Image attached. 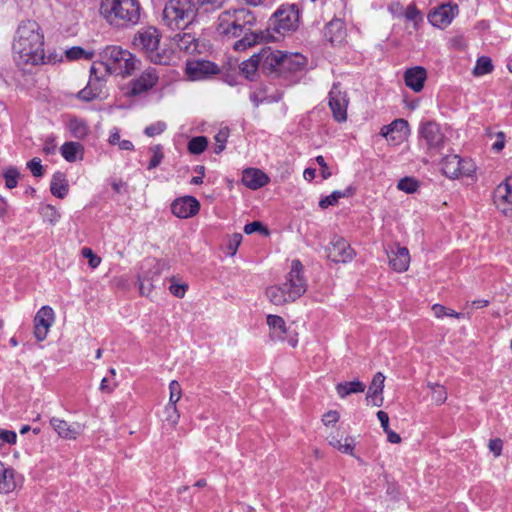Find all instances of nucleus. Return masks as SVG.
<instances>
[{
	"label": "nucleus",
	"instance_id": "obj_1",
	"mask_svg": "<svg viewBox=\"0 0 512 512\" xmlns=\"http://www.w3.org/2000/svg\"><path fill=\"white\" fill-rule=\"evenodd\" d=\"M14 59L17 65L25 66L52 63V57L44 51V34L36 21L27 20L19 24L13 41Z\"/></svg>",
	"mask_w": 512,
	"mask_h": 512
},
{
	"label": "nucleus",
	"instance_id": "obj_2",
	"mask_svg": "<svg viewBox=\"0 0 512 512\" xmlns=\"http://www.w3.org/2000/svg\"><path fill=\"white\" fill-rule=\"evenodd\" d=\"M307 290V280L304 276V266L298 259L291 262L290 270L281 285H271L266 288L265 295L276 306L295 302Z\"/></svg>",
	"mask_w": 512,
	"mask_h": 512
},
{
	"label": "nucleus",
	"instance_id": "obj_3",
	"mask_svg": "<svg viewBox=\"0 0 512 512\" xmlns=\"http://www.w3.org/2000/svg\"><path fill=\"white\" fill-rule=\"evenodd\" d=\"M142 6L139 0H100L99 14L112 27L129 28L139 23Z\"/></svg>",
	"mask_w": 512,
	"mask_h": 512
},
{
	"label": "nucleus",
	"instance_id": "obj_4",
	"mask_svg": "<svg viewBox=\"0 0 512 512\" xmlns=\"http://www.w3.org/2000/svg\"><path fill=\"white\" fill-rule=\"evenodd\" d=\"M160 33L152 26L137 31L133 38L135 48L143 51L154 64L168 65L173 59V53L160 46Z\"/></svg>",
	"mask_w": 512,
	"mask_h": 512
},
{
	"label": "nucleus",
	"instance_id": "obj_5",
	"mask_svg": "<svg viewBox=\"0 0 512 512\" xmlns=\"http://www.w3.org/2000/svg\"><path fill=\"white\" fill-rule=\"evenodd\" d=\"M102 59L108 73L123 77L131 75L141 63L131 52L114 45L103 50Z\"/></svg>",
	"mask_w": 512,
	"mask_h": 512
},
{
	"label": "nucleus",
	"instance_id": "obj_6",
	"mask_svg": "<svg viewBox=\"0 0 512 512\" xmlns=\"http://www.w3.org/2000/svg\"><path fill=\"white\" fill-rule=\"evenodd\" d=\"M196 5L192 0H169L162 12V21L171 30L186 27L196 16Z\"/></svg>",
	"mask_w": 512,
	"mask_h": 512
},
{
	"label": "nucleus",
	"instance_id": "obj_7",
	"mask_svg": "<svg viewBox=\"0 0 512 512\" xmlns=\"http://www.w3.org/2000/svg\"><path fill=\"white\" fill-rule=\"evenodd\" d=\"M229 12L235 23L238 26V30H241V36L243 37L234 43V49L236 51H244L247 48L255 45L262 37L255 32H252V27L255 25L256 18L253 13L245 8L229 9Z\"/></svg>",
	"mask_w": 512,
	"mask_h": 512
},
{
	"label": "nucleus",
	"instance_id": "obj_8",
	"mask_svg": "<svg viewBox=\"0 0 512 512\" xmlns=\"http://www.w3.org/2000/svg\"><path fill=\"white\" fill-rule=\"evenodd\" d=\"M441 166L443 174L451 179L470 176L475 171V165L471 160L462 159L458 155L446 156Z\"/></svg>",
	"mask_w": 512,
	"mask_h": 512
},
{
	"label": "nucleus",
	"instance_id": "obj_9",
	"mask_svg": "<svg viewBox=\"0 0 512 512\" xmlns=\"http://www.w3.org/2000/svg\"><path fill=\"white\" fill-rule=\"evenodd\" d=\"M328 104L334 120L338 123L346 122L349 99L339 83H334L329 91Z\"/></svg>",
	"mask_w": 512,
	"mask_h": 512
},
{
	"label": "nucleus",
	"instance_id": "obj_10",
	"mask_svg": "<svg viewBox=\"0 0 512 512\" xmlns=\"http://www.w3.org/2000/svg\"><path fill=\"white\" fill-rule=\"evenodd\" d=\"M274 29L278 33L294 31L299 23V10L295 4L281 6L275 13Z\"/></svg>",
	"mask_w": 512,
	"mask_h": 512
},
{
	"label": "nucleus",
	"instance_id": "obj_11",
	"mask_svg": "<svg viewBox=\"0 0 512 512\" xmlns=\"http://www.w3.org/2000/svg\"><path fill=\"white\" fill-rule=\"evenodd\" d=\"M419 134L421 141L425 142L428 149L439 150L444 145V132L435 121L422 122L419 127Z\"/></svg>",
	"mask_w": 512,
	"mask_h": 512
},
{
	"label": "nucleus",
	"instance_id": "obj_12",
	"mask_svg": "<svg viewBox=\"0 0 512 512\" xmlns=\"http://www.w3.org/2000/svg\"><path fill=\"white\" fill-rule=\"evenodd\" d=\"M185 72L190 80L198 81L208 79L220 72L219 67L208 60L187 61Z\"/></svg>",
	"mask_w": 512,
	"mask_h": 512
},
{
	"label": "nucleus",
	"instance_id": "obj_13",
	"mask_svg": "<svg viewBox=\"0 0 512 512\" xmlns=\"http://www.w3.org/2000/svg\"><path fill=\"white\" fill-rule=\"evenodd\" d=\"M54 321L55 313L50 306H43L37 311L34 317V336L38 341L46 339Z\"/></svg>",
	"mask_w": 512,
	"mask_h": 512
},
{
	"label": "nucleus",
	"instance_id": "obj_14",
	"mask_svg": "<svg viewBox=\"0 0 512 512\" xmlns=\"http://www.w3.org/2000/svg\"><path fill=\"white\" fill-rule=\"evenodd\" d=\"M327 256L334 262L346 263L354 258L355 252L344 238L334 236L327 248Z\"/></svg>",
	"mask_w": 512,
	"mask_h": 512
},
{
	"label": "nucleus",
	"instance_id": "obj_15",
	"mask_svg": "<svg viewBox=\"0 0 512 512\" xmlns=\"http://www.w3.org/2000/svg\"><path fill=\"white\" fill-rule=\"evenodd\" d=\"M200 210L199 201L191 196L184 195L175 199L171 204V211L177 218L187 219L195 216Z\"/></svg>",
	"mask_w": 512,
	"mask_h": 512
},
{
	"label": "nucleus",
	"instance_id": "obj_16",
	"mask_svg": "<svg viewBox=\"0 0 512 512\" xmlns=\"http://www.w3.org/2000/svg\"><path fill=\"white\" fill-rule=\"evenodd\" d=\"M159 75L155 68L149 67L141 75L130 83V94L140 95L152 89L158 82Z\"/></svg>",
	"mask_w": 512,
	"mask_h": 512
},
{
	"label": "nucleus",
	"instance_id": "obj_17",
	"mask_svg": "<svg viewBox=\"0 0 512 512\" xmlns=\"http://www.w3.org/2000/svg\"><path fill=\"white\" fill-rule=\"evenodd\" d=\"M50 424L59 437L66 440H75L84 431V425L79 422L69 423L58 417H52Z\"/></svg>",
	"mask_w": 512,
	"mask_h": 512
},
{
	"label": "nucleus",
	"instance_id": "obj_18",
	"mask_svg": "<svg viewBox=\"0 0 512 512\" xmlns=\"http://www.w3.org/2000/svg\"><path fill=\"white\" fill-rule=\"evenodd\" d=\"M260 62L261 69L267 73L281 72V62L283 52L272 50L271 47H263L260 52L256 53Z\"/></svg>",
	"mask_w": 512,
	"mask_h": 512
},
{
	"label": "nucleus",
	"instance_id": "obj_19",
	"mask_svg": "<svg viewBox=\"0 0 512 512\" xmlns=\"http://www.w3.org/2000/svg\"><path fill=\"white\" fill-rule=\"evenodd\" d=\"M457 13V5L443 4L430 13L428 18L433 26L444 28L452 22Z\"/></svg>",
	"mask_w": 512,
	"mask_h": 512
},
{
	"label": "nucleus",
	"instance_id": "obj_20",
	"mask_svg": "<svg viewBox=\"0 0 512 512\" xmlns=\"http://www.w3.org/2000/svg\"><path fill=\"white\" fill-rule=\"evenodd\" d=\"M408 122L405 119H396L389 125L383 126L380 134L388 141L401 142L408 135Z\"/></svg>",
	"mask_w": 512,
	"mask_h": 512
},
{
	"label": "nucleus",
	"instance_id": "obj_21",
	"mask_svg": "<svg viewBox=\"0 0 512 512\" xmlns=\"http://www.w3.org/2000/svg\"><path fill=\"white\" fill-rule=\"evenodd\" d=\"M216 31L220 36L227 39L236 38L241 36V30L232 18L229 10L223 11L219 16L216 24Z\"/></svg>",
	"mask_w": 512,
	"mask_h": 512
},
{
	"label": "nucleus",
	"instance_id": "obj_22",
	"mask_svg": "<svg viewBox=\"0 0 512 512\" xmlns=\"http://www.w3.org/2000/svg\"><path fill=\"white\" fill-rule=\"evenodd\" d=\"M389 265L396 272H405L410 264V254L407 248L396 246L387 251Z\"/></svg>",
	"mask_w": 512,
	"mask_h": 512
},
{
	"label": "nucleus",
	"instance_id": "obj_23",
	"mask_svg": "<svg viewBox=\"0 0 512 512\" xmlns=\"http://www.w3.org/2000/svg\"><path fill=\"white\" fill-rule=\"evenodd\" d=\"M345 24L341 19L331 20L324 28V38L332 45H340L346 39Z\"/></svg>",
	"mask_w": 512,
	"mask_h": 512
},
{
	"label": "nucleus",
	"instance_id": "obj_24",
	"mask_svg": "<svg viewBox=\"0 0 512 512\" xmlns=\"http://www.w3.org/2000/svg\"><path fill=\"white\" fill-rule=\"evenodd\" d=\"M269 180V176L258 168H247L242 173L243 184L251 190L262 188Z\"/></svg>",
	"mask_w": 512,
	"mask_h": 512
},
{
	"label": "nucleus",
	"instance_id": "obj_25",
	"mask_svg": "<svg viewBox=\"0 0 512 512\" xmlns=\"http://www.w3.org/2000/svg\"><path fill=\"white\" fill-rule=\"evenodd\" d=\"M426 78L427 72L420 66L409 68L404 73L405 84L414 92H420L423 89Z\"/></svg>",
	"mask_w": 512,
	"mask_h": 512
},
{
	"label": "nucleus",
	"instance_id": "obj_26",
	"mask_svg": "<svg viewBox=\"0 0 512 512\" xmlns=\"http://www.w3.org/2000/svg\"><path fill=\"white\" fill-rule=\"evenodd\" d=\"M384 381L385 376L381 372L376 373L372 379L367 392V399L371 401L373 406L379 407L383 403L381 394L384 388Z\"/></svg>",
	"mask_w": 512,
	"mask_h": 512
},
{
	"label": "nucleus",
	"instance_id": "obj_27",
	"mask_svg": "<svg viewBox=\"0 0 512 512\" xmlns=\"http://www.w3.org/2000/svg\"><path fill=\"white\" fill-rule=\"evenodd\" d=\"M266 320L267 325L269 326L271 339L275 341H283L287 332L284 319L281 316L270 314L267 316Z\"/></svg>",
	"mask_w": 512,
	"mask_h": 512
},
{
	"label": "nucleus",
	"instance_id": "obj_28",
	"mask_svg": "<svg viewBox=\"0 0 512 512\" xmlns=\"http://www.w3.org/2000/svg\"><path fill=\"white\" fill-rule=\"evenodd\" d=\"M16 489L14 470L0 461V493L8 494Z\"/></svg>",
	"mask_w": 512,
	"mask_h": 512
},
{
	"label": "nucleus",
	"instance_id": "obj_29",
	"mask_svg": "<svg viewBox=\"0 0 512 512\" xmlns=\"http://www.w3.org/2000/svg\"><path fill=\"white\" fill-rule=\"evenodd\" d=\"M306 65V58L299 54H286L283 53L281 62V71L296 72Z\"/></svg>",
	"mask_w": 512,
	"mask_h": 512
},
{
	"label": "nucleus",
	"instance_id": "obj_30",
	"mask_svg": "<svg viewBox=\"0 0 512 512\" xmlns=\"http://www.w3.org/2000/svg\"><path fill=\"white\" fill-rule=\"evenodd\" d=\"M365 388L366 385L359 380L341 382L336 385V391L340 398H345L354 393H362Z\"/></svg>",
	"mask_w": 512,
	"mask_h": 512
},
{
	"label": "nucleus",
	"instance_id": "obj_31",
	"mask_svg": "<svg viewBox=\"0 0 512 512\" xmlns=\"http://www.w3.org/2000/svg\"><path fill=\"white\" fill-rule=\"evenodd\" d=\"M83 146L78 142H66L61 146V155L68 162H74L83 156Z\"/></svg>",
	"mask_w": 512,
	"mask_h": 512
},
{
	"label": "nucleus",
	"instance_id": "obj_32",
	"mask_svg": "<svg viewBox=\"0 0 512 512\" xmlns=\"http://www.w3.org/2000/svg\"><path fill=\"white\" fill-rule=\"evenodd\" d=\"M329 444L339 450L342 453L353 455L354 453V440L351 437H346L344 441L340 439L337 435H330L328 437Z\"/></svg>",
	"mask_w": 512,
	"mask_h": 512
},
{
	"label": "nucleus",
	"instance_id": "obj_33",
	"mask_svg": "<svg viewBox=\"0 0 512 512\" xmlns=\"http://www.w3.org/2000/svg\"><path fill=\"white\" fill-rule=\"evenodd\" d=\"M258 68H261V66L257 54L252 55L250 59L243 61L240 65L242 74L249 80L254 79Z\"/></svg>",
	"mask_w": 512,
	"mask_h": 512
},
{
	"label": "nucleus",
	"instance_id": "obj_34",
	"mask_svg": "<svg viewBox=\"0 0 512 512\" xmlns=\"http://www.w3.org/2000/svg\"><path fill=\"white\" fill-rule=\"evenodd\" d=\"M493 202L506 216H512V194H494Z\"/></svg>",
	"mask_w": 512,
	"mask_h": 512
},
{
	"label": "nucleus",
	"instance_id": "obj_35",
	"mask_svg": "<svg viewBox=\"0 0 512 512\" xmlns=\"http://www.w3.org/2000/svg\"><path fill=\"white\" fill-rule=\"evenodd\" d=\"M493 63L490 57L481 56L477 59L476 65L473 69L474 76H483L493 71Z\"/></svg>",
	"mask_w": 512,
	"mask_h": 512
},
{
	"label": "nucleus",
	"instance_id": "obj_36",
	"mask_svg": "<svg viewBox=\"0 0 512 512\" xmlns=\"http://www.w3.org/2000/svg\"><path fill=\"white\" fill-rule=\"evenodd\" d=\"M68 129L73 137L83 139L88 134V128L84 121L73 118L68 123Z\"/></svg>",
	"mask_w": 512,
	"mask_h": 512
},
{
	"label": "nucleus",
	"instance_id": "obj_37",
	"mask_svg": "<svg viewBox=\"0 0 512 512\" xmlns=\"http://www.w3.org/2000/svg\"><path fill=\"white\" fill-rule=\"evenodd\" d=\"M177 46L180 50H183L188 53H193L197 50V42L193 35L190 33H184L182 35H179V38L177 40Z\"/></svg>",
	"mask_w": 512,
	"mask_h": 512
},
{
	"label": "nucleus",
	"instance_id": "obj_38",
	"mask_svg": "<svg viewBox=\"0 0 512 512\" xmlns=\"http://www.w3.org/2000/svg\"><path fill=\"white\" fill-rule=\"evenodd\" d=\"M69 188L68 181L66 179V176L61 173L57 172L53 175L51 183H50V192L52 193H59V192H66Z\"/></svg>",
	"mask_w": 512,
	"mask_h": 512
},
{
	"label": "nucleus",
	"instance_id": "obj_39",
	"mask_svg": "<svg viewBox=\"0 0 512 512\" xmlns=\"http://www.w3.org/2000/svg\"><path fill=\"white\" fill-rule=\"evenodd\" d=\"M427 386L432 392V400L436 405H441L447 400V391L444 386L431 382Z\"/></svg>",
	"mask_w": 512,
	"mask_h": 512
},
{
	"label": "nucleus",
	"instance_id": "obj_40",
	"mask_svg": "<svg viewBox=\"0 0 512 512\" xmlns=\"http://www.w3.org/2000/svg\"><path fill=\"white\" fill-rule=\"evenodd\" d=\"M207 145H208V141H207L206 137L197 136V137L192 138L188 142V151L191 154L199 155L205 151V149L207 148Z\"/></svg>",
	"mask_w": 512,
	"mask_h": 512
},
{
	"label": "nucleus",
	"instance_id": "obj_41",
	"mask_svg": "<svg viewBox=\"0 0 512 512\" xmlns=\"http://www.w3.org/2000/svg\"><path fill=\"white\" fill-rule=\"evenodd\" d=\"M139 291L141 295L148 296L154 288L153 277H150L145 271L138 275Z\"/></svg>",
	"mask_w": 512,
	"mask_h": 512
},
{
	"label": "nucleus",
	"instance_id": "obj_42",
	"mask_svg": "<svg viewBox=\"0 0 512 512\" xmlns=\"http://www.w3.org/2000/svg\"><path fill=\"white\" fill-rule=\"evenodd\" d=\"M40 213L43 219L48 221L50 224H56L60 219L59 212L50 204L41 206Z\"/></svg>",
	"mask_w": 512,
	"mask_h": 512
},
{
	"label": "nucleus",
	"instance_id": "obj_43",
	"mask_svg": "<svg viewBox=\"0 0 512 512\" xmlns=\"http://www.w3.org/2000/svg\"><path fill=\"white\" fill-rule=\"evenodd\" d=\"M397 188L402 192H416L419 189V181L407 176L398 181Z\"/></svg>",
	"mask_w": 512,
	"mask_h": 512
},
{
	"label": "nucleus",
	"instance_id": "obj_44",
	"mask_svg": "<svg viewBox=\"0 0 512 512\" xmlns=\"http://www.w3.org/2000/svg\"><path fill=\"white\" fill-rule=\"evenodd\" d=\"M88 84H92V90L96 93L97 97L102 94L104 81L97 75V69L94 65L90 68V79Z\"/></svg>",
	"mask_w": 512,
	"mask_h": 512
},
{
	"label": "nucleus",
	"instance_id": "obj_45",
	"mask_svg": "<svg viewBox=\"0 0 512 512\" xmlns=\"http://www.w3.org/2000/svg\"><path fill=\"white\" fill-rule=\"evenodd\" d=\"M432 311L436 318H442L444 316L461 318L464 317V314L458 313L450 308H447L441 304H434L432 306Z\"/></svg>",
	"mask_w": 512,
	"mask_h": 512
},
{
	"label": "nucleus",
	"instance_id": "obj_46",
	"mask_svg": "<svg viewBox=\"0 0 512 512\" xmlns=\"http://www.w3.org/2000/svg\"><path fill=\"white\" fill-rule=\"evenodd\" d=\"M65 56L69 60H78L82 58L90 59L92 57V53L85 51L79 46H74L66 50Z\"/></svg>",
	"mask_w": 512,
	"mask_h": 512
},
{
	"label": "nucleus",
	"instance_id": "obj_47",
	"mask_svg": "<svg viewBox=\"0 0 512 512\" xmlns=\"http://www.w3.org/2000/svg\"><path fill=\"white\" fill-rule=\"evenodd\" d=\"M20 173L15 168H9L3 173L5 180V187L7 189H14L17 186Z\"/></svg>",
	"mask_w": 512,
	"mask_h": 512
},
{
	"label": "nucleus",
	"instance_id": "obj_48",
	"mask_svg": "<svg viewBox=\"0 0 512 512\" xmlns=\"http://www.w3.org/2000/svg\"><path fill=\"white\" fill-rule=\"evenodd\" d=\"M228 136V129L224 128L218 131V133L214 136V140L216 143L214 153L220 154L225 149V144L227 142Z\"/></svg>",
	"mask_w": 512,
	"mask_h": 512
},
{
	"label": "nucleus",
	"instance_id": "obj_49",
	"mask_svg": "<svg viewBox=\"0 0 512 512\" xmlns=\"http://www.w3.org/2000/svg\"><path fill=\"white\" fill-rule=\"evenodd\" d=\"M165 420L171 425H176L179 421L180 414L177 410L176 404L168 403L165 407Z\"/></svg>",
	"mask_w": 512,
	"mask_h": 512
},
{
	"label": "nucleus",
	"instance_id": "obj_50",
	"mask_svg": "<svg viewBox=\"0 0 512 512\" xmlns=\"http://www.w3.org/2000/svg\"><path fill=\"white\" fill-rule=\"evenodd\" d=\"M81 254L84 258L88 259V264L90 268L96 269L100 265L101 258L98 255H96L91 248H82Z\"/></svg>",
	"mask_w": 512,
	"mask_h": 512
},
{
	"label": "nucleus",
	"instance_id": "obj_51",
	"mask_svg": "<svg viewBox=\"0 0 512 512\" xmlns=\"http://www.w3.org/2000/svg\"><path fill=\"white\" fill-rule=\"evenodd\" d=\"M242 241V235L240 233L232 234L227 242V254L234 256L238 250L239 245Z\"/></svg>",
	"mask_w": 512,
	"mask_h": 512
},
{
	"label": "nucleus",
	"instance_id": "obj_52",
	"mask_svg": "<svg viewBox=\"0 0 512 512\" xmlns=\"http://www.w3.org/2000/svg\"><path fill=\"white\" fill-rule=\"evenodd\" d=\"M169 391L170 396L168 403L176 404L180 400L182 395V389L179 382L176 380L171 381L169 384Z\"/></svg>",
	"mask_w": 512,
	"mask_h": 512
},
{
	"label": "nucleus",
	"instance_id": "obj_53",
	"mask_svg": "<svg viewBox=\"0 0 512 512\" xmlns=\"http://www.w3.org/2000/svg\"><path fill=\"white\" fill-rule=\"evenodd\" d=\"M166 127H167V125L165 122L157 121V122L147 126L144 130V133L148 137H154L156 135H160L161 133H163L165 131Z\"/></svg>",
	"mask_w": 512,
	"mask_h": 512
},
{
	"label": "nucleus",
	"instance_id": "obj_54",
	"mask_svg": "<svg viewBox=\"0 0 512 512\" xmlns=\"http://www.w3.org/2000/svg\"><path fill=\"white\" fill-rule=\"evenodd\" d=\"M260 232L264 235H268L269 234V231L266 227H264L260 222L258 221H254V222H251V223H248L244 226V232L246 234H252L254 232Z\"/></svg>",
	"mask_w": 512,
	"mask_h": 512
},
{
	"label": "nucleus",
	"instance_id": "obj_55",
	"mask_svg": "<svg viewBox=\"0 0 512 512\" xmlns=\"http://www.w3.org/2000/svg\"><path fill=\"white\" fill-rule=\"evenodd\" d=\"M117 386V382L113 378L104 377L100 383L99 390L103 393H112Z\"/></svg>",
	"mask_w": 512,
	"mask_h": 512
},
{
	"label": "nucleus",
	"instance_id": "obj_56",
	"mask_svg": "<svg viewBox=\"0 0 512 512\" xmlns=\"http://www.w3.org/2000/svg\"><path fill=\"white\" fill-rule=\"evenodd\" d=\"M163 159V154L160 150V147L159 146H156L153 148V155L149 161V164H148V169L149 170H152L154 168H156L162 161Z\"/></svg>",
	"mask_w": 512,
	"mask_h": 512
},
{
	"label": "nucleus",
	"instance_id": "obj_57",
	"mask_svg": "<svg viewBox=\"0 0 512 512\" xmlns=\"http://www.w3.org/2000/svg\"><path fill=\"white\" fill-rule=\"evenodd\" d=\"M27 167L29 168L31 173L36 177L41 176L43 173V166L41 164L40 159L38 158H33L32 160H30L27 163Z\"/></svg>",
	"mask_w": 512,
	"mask_h": 512
},
{
	"label": "nucleus",
	"instance_id": "obj_58",
	"mask_svg": "<svg viewBox=\"0 0 512 512\" xmlns=\"http://www.w3.org/2000/svg\"><path fill=\"white\" fill-rule=\"evenodd\" d=\"M77 97L84 101H91L97 98L96 93L92 90V84H87L85 88L80 90L77 94Z\"/></svg>",
	"mask_w": 512,
	"mask_h": 512
},
{
	"label": "nucleus",
	"instance_id": "obj_59",
	"mask_svg": "<svg viewBox=\"0 0 512 512\" xmlns=\"http://www.w3.org/2000/svg\"><path fill=\"white\" fill-rule=\"evenodd\" d=\"M345 194H329L325 198H322L319 202V206L322 209H326L329 206H333L337 203L338 199Z\"/></svg>",
	"mask_w": 512,
	"mask_h": 512
},
{
	"label": "nucleus",
	"instance_id": "obj_60",
	"mask_svg": "<svg viewBox=\"0 0 512 512\" xmlns=\"http://www.w3.org/2000/svg\"><path fill=\"white\" fill-rule=\"evenodd\" d=\"M16 433L13 431L0 429V444H14L16 442Z\"/></svg>",
	"mask_w": 512,
	"mask_h": 512
},
{
	"label": "nucleus",
	"instance_id": "obj_61",
	"mask_svg": "<svg viewBox=\"0 0 512 512\" xmlns=\"http://www.w3.org/2000/svg\"><path fill=\"white\" fill-rule=\"evenodd\" d=\"M187 290V285L185 284H171L169 287V291L175 297L183 298Z\"/></svg>",
	"mask_w": 512,
	"mask_h": 512
},
{
	"label": "nucleus",
	"instance_id": "obj_62",
	"mask_svg": "<svg viewBox=\"0 0 512 512\" xmlns=\"http://www.w3.org/2000/svg\"><path fill=\"white\" fill-rule=\"evenodd\" d=\"M340 416L337 411H328L323 415L322 421L324 425L328 426L331 424H335L339 420Z\"/></svg>",
	"mask_w": 512,
	"mask_h": 512
},
{
	"label": "nucleus",
	"instance_id": "obj_63",
	"mask_svg": "<svg viewBox=\"0 0 512 512\" xmlns=\"http://www.w3.org/2000/svg\"><path fill=\"white\" fill-rule=\"evenodd\" d=\"M502 446V440L498 438L492 439L489 442V449L495 456H499L501 454Z\"/></svg>",
	"mask_w": 512,
	"mask_h": 512
},
{
	"label": "nucleus",
	"instance_id": "obj_64",
	"mask_svg": "<svg viewBox=\"0 0 512 512\" xmlns=\"http://www.w3.org/2000/svg\"><path fill=\"white\" fill-rule=\"evenodd\" d=\"M498 140L492 145L493 150L499 152L504 148L505 145V134L502 131L497 133Z\"/></svg>",
	"mask_w": 512,
	"mask_h": 512
}]
</instances>
